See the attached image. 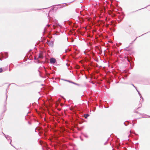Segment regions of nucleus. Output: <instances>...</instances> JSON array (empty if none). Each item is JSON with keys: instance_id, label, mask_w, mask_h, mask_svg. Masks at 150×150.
<instances>
[{"instance_id": "obj_4", "label": "nucleus", "mask_w": 150, "mask_h": 150, "mask_svg": "<svg viewBox=\"0 0 150 150\" xmlns=\"http://www.w3.org/2000/svg\"><path fill=\"white\" fill-rule=\"evenodd\" d=\"M89 116V115L88 114H86L84 115V117L86 119L87 117Z\"/></svg>"}, {"instance_id": "obj_8", "label": "nucleus", "mask_w": 150, "mask_h": 150, "mask_svg": "<svg viewBox=\"0 0 150 150\" xmlns=\"http://www.w3.org/2000/svg\"><path fill=\"white\" fill-rule=\"evenodd\" d=\"M67 5H68V4H66V6H67ZM64 6H66V5H64Z\"/></svg>"}, {"instance_id": "obj_5", "label": "nucleus", "mask_w": 150, "mask_h": 150, "mask_svg": "<svg viewBox=\"0 0 150 150\" xmlns=\"http://www.w3.org/2000/svg\"><path fill=\"white\" fill-rule=\"evenodd\" d=\"M38 58H43V56H42V54H39V56H38Z\"/></svg>"}, {"instance_id": "obj_6", "label": "nucleus", "mask_w": 150, "mask_h": 150, "mask_svg": "<svg viewBox=\"0 0 150 150\" xmlns=\"http://www.w3.org/2000/svg\"><path fill=\"white\" fill-rule=\"evenodd\" d=\"M3 70L1 68H0V73H1L3 72Z\"/></svg>"}, {"instance_id": "obj_2", "label": "nucleus", "mask_w": 150, "mask_h": 150, "mask_svg": "<svg viewBox=\"0 0 150 150\" xmlns=\"http://www.w3.org/2000/svg\"><path fill=\"white\" fill-rule=\"evenodd\" d=\"M131 25H128L126 27L127 30H130L131 29Z\"/></svg>"}, {"instance_id": "obj_7", "label": "nucleus", "mask_w": 150, "mask_h": 150, "mask_svg": "<svg viewBox=\"0 0 150 150\" xmlns=\"http://www.w3.org/2000/svg\"><path fill=\"white\" fill-rule=\"evenodd\" d=\"M127 48H128V47H126L125 48V50H128L127 49Z\"/></svg>"}, {"instance_id": "obj_1", "label": "nucleus", "mask_w": 150, "mask_h": 150, "mask_svg": "<svg viewBox=\"0 0 150 150\" xmlns=\"http://www.w3.org/2000/svg\"><path fill=\"white\" fill-rule=\"evenodd\" d=\"M56 60L54 58H51L50 59V62L51 63L54 64L56 62Z\"/></svg>"}, {"instance_id": "obj_3", "label": "nucleus", "mask_w": 150, "mask_h": 150, "mask_svg": "<svg viewBox=\"0 0 150 150\" xmlns=\"http://www.w3.org/2000/svg\"><path fill=\"white\" fill-rule=\"evenodd\" d=\"M125 60H127L128 62H129L130 63L131 58L128 57H127L126 58L125 57Z\"/></svg>"}]
</instances>
